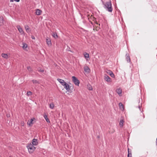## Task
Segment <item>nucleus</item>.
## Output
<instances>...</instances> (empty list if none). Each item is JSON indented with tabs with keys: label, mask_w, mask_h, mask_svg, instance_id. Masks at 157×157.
Returning a JSON list of instances; mask_svg holds the SVG:
<instances>
[{
	"label": "nucleus",
	"mask_w": 157,
	"mask_h": 157,
	"mask_svg": "<svg viewBox=\"0 0 157 157\" xmlns=\"http://www.w3.org/2000/svg\"><path fill=\"white\" fill-rule=\"evenodd\" d=\"M89 90H92V86H90V87H89Z\"/></svg>",
	"instance_id": "473e14b6"
},
{
	"label": "nucleus",
	"mask_w": 157,
	"mask_h": 157,
	"mask_svg": "<svg viewBox=\"0 0 157 157\" xmlns=\"http://www.w3.org/2000/svg\"><path fill=\"white\" fill-rule=\"evenodd\" d=\"M32 82H33V83L35 85L38 84L40 83L39 81L36 80H32Z\"/></svg>",
	"instance_id": "6ab92c4d"
},
{
	"label": "nucleus",
	"mask_w": 157,
	"mask_h": 157,
	"mask_svg": "<svg viewBox=\"0 0 157 157\" xmlns=\"http://www.w3.org/2000/svg\"><path fill=\"white\" fill-rule=\"evenodd\" d=\"M105 72L109 75L112 77L114 78L115 77L114 74L111 71L106 69L105 71Z\"/></svg>",
	"instance_id": "423d86ee"
},
{
	"label": "nucleus",
	"mask_w": 157,
	"mask_h": 157,
	"mask_svg": "<svg viewBox=\"0 0 157 157\" xmlns=\"http://www.w3.org/2000/svg\"><path fill=\"white\" fill-rule=\"evenodd\" d=\"M46 42L47 44L48 45V46H51L52 45V43L51 42V40L48 37H47L46 38Z\"/></svg>",
	"instance_id": "1a4fd4ad"
},
{
	"label": "nucleus",
	"mask_w": 157,
	"mask_h": 157,
	"mask_svg": "<svg viewBox=\"0 0 157 157\" xmlns=\"http://www.w3.org/2000/svg\"><path fill=\"white\" fill-rule=\"evenodd\" d=\"M27 69L29 71H32V69L30 67H27Z\"/></svg>",
	"instance_id": "cd10ccee"
},
{
	"label": "nucleus",
	"mask_w": 157,
	"mask_h": 157,
	"mask_svg": "<svg viewBox=\"0 0 157 157\" xmlns=\"http://www.w3.org/2000/svg\"><path fill=\"white\" fill-rule=\"evenodd\" d=\"M14 1L17 2H18L20 1V0H10V2H13Z\"/></svg>",
	"instance_id": "a878e982"
},
{
	"label": "nucleus",
	"mask_w": 157,
	"mask_h": 157,
	"mask_svg": "<svg viewBox=\"0 0 157 157\" xmlns=\"http://www.w3.org/2000/svg\"><path fill=\"white\" fill-rule=\"evenodd\" d=\"M2 57L5 59H7L8 58V55L6 53H2Z\"/></svg>",
	"instance_id": "dca6fc26"
},
{
	"label": "nucleus",
	"mask_w": 157,
	"mask_h": 157,
	"mask_svg": "<svg viewBox=\"0 0 157 157\" xmlns=\"http://www.w3.org/2000/svg\"><path fill=\"white\" fill-rule=\"evenodd\" d=\"M129 148L128 149V157H131V154L129 153Z\"/></svg>",
	"instance_id": "bb28decb"
},
{
	"label": "nucleus",
	"mask_w": 157,
	"mask_h": 157,
	"mask_svg": "<svg viewBox=\"0 0 157 157\" xmlns=\"http://www.w3.org/2000/svg\"><path fill=\"white\" fill-rule=\"evenodd\" d=\"M116 92L120 95L122 92L121 89L120 88L117 89L116 90Z\"/></svg>",
	"instance_id": "a211bd4d"
},
{
	"label": "nucleus",
	"mask_w": 157,
	"mask_h": 157,
	"mask_svg": "<svg viewBox=\"0 0 157 157\" xmlns=\"http://www.w3.org/2000/svg\"><path fill=\"white\" fill-rule=\"evenodd\" d=\"M17 28L18 30L20 32V25H18L17 26Z\"/></svg>",
	"instance_id": "c756f323"
},
{
	"label": "nucleus",
	"mask_w": 157,
	"mask_h": 157,
	"mask_svg": "<svg viewBox=\"0 0 157 157\" xmlns=\"http://www.w3.org/2000/svg\"><path fill=\"white\" fill-rule=\"evenodd\" d=\"M57 80L63 86L64 88L67 91L69 92L70 91V86L67 83L65 82L62 79L58 78Z\"/></svg>",
	"instance_id": "f257e3e1"
},
{
	"label": "nucleus",
	"mask_w": 157,
	"mask_h": 157,
	"mask_svg": "<svg viewBox=\"0 0 157 157\" xmlns=\"http://www.w3.org/2000/svg\"><path fill=\"white\" fill-rule=\"evenodd\" d=\"M32 94V93L30 91H28L27 92V95L28 96L31 95Z\"/></svg>",
	"instance_id": "b1692460"
},
{
	"label": "nucleus",
	"mask_w": 157,
	"mask_h": 157,
	"mask_svg": "<svg viewBox=\"0 0 157 157\" xmlns=\"http://www.w3.org/2000/svg\"><path fill=\"white\" fill-rule=\"evenodd\" d=\"M42 13V11L41 10L39 9H37L36 10L35 13L36 15H40Z\"/></svg>",
	"instance_id": "f8f14e48"
},
{
	"label": "nucleus",
	"mask_w": 157,
	"mask_h": 157,
	"mask_svg": "<svg viewBox=\"0 0 157 157\" xmlns=\"http://www.w3.org/2000/svg\"><path fill=\"white\" fill-rule=\"evenodd\" d=\"M3 17L2 16H1L0 17V21L1 20H3Z\"/></svg>",
	"instance_id": "7c9ffc66"
},
{
	"label": "nucleus",
	"mask_w": 157,
	"mask_h": 157,
	"mask_svg": "<svg viewBox=\"0 0 157 157\" xmlns=\"http://www.w3.org/2000/svg\"><path fill=\"white\" fill-rule=\"evenodd\" d=\"M72 81L77 86H78L79 84V82L77 78L75 76L72 77Z\"/></svg>",
	"instance_id": "20e7f679"
},
{
	"label": "nucleus",
	"mask_w": 157,
	"mask_h": 157,
	"mask_svg": "<svg viewBox=\"0 0 157 157\" xmlns=\"http://www.w3.org/2000/svg\"><path fill=\"white\" fill-rule=\"evenodd\" d=\"M119 106L120 109L122 111H123L124 110V105L121 103H120L119 104Z\"/></svg>",
	"instance_id": "ddd939ff"
},
{
	"label": "nucleus",
	"mask_w": 157,
	"mask_h": 157,
	"mask_svg": "<svg viewBox=\"0 0 157 157\" xmlns=\"http://www.w3.org/2000/svg\"><path fill=\"white\" fill-rule=\"evenodd\" d=\"M31 37H32V39H35V37H34V36H32Z\"/></svg>",
	"instance_id": "72a5a7b5"
},
{
	"label": "nucleus",
	"mask_w": 157,
	"mask_h": 157,
	"mask_svg": "<svg viewBox=\"0 0 157 157\" xmlns=\"http://www.w3.org/2000/svg\"><path fill=\"white\" fill-rule=\"evenodd\" d=\"M25 27L26 32L27 33H29L30 32V30L29 29V27L28 25H25Z\"/></svg>",
	"instance_id": "f3484780"
},
{
	"label": "nucleus",
	"mask_w": 157,
	"mask_h": 157,
	"mask_svg": "<svg viewBox=\"0 0 157 157\" xmlns=\"http://www.w3.org/2000/svg\"><path fill=\"white\" fill-rule=\"evenodd\" d=\"M32 145L33 146H36L38 144L37 140L35 139H33L32 141Z\"/></svg>",
	"instance_id": "9d476101"
},
{
	"label": "nucleus",
	"mask_w": 157,
	"mask_h": 157,
	"mask_svg": "<svg viewBox=\"0 0 157 157\" xmlns=\"http://www.w3.org/2000/svg\"><path fill=\"white\" fill-rule=\"evenodd\" d=\"M144 115H143V118H144Z\"/></svg>",
	"instance_id": "c9c22d12"
},
{
	"label": "nucleus",
	"mask_w": 157,
	"mask_h": 157,
	"mask_svg": "<svg viewBox=\"0 0 157 157\" xmlns=\"http://www.w3.org/2000/svg\"><path fill=\"white\" fill-rule=\"evenodd\" d=\"M21 124L22 126H23L24 124V123H21Z\"/></svg>",
	"instance_id": "f704fd0d"
},
{
	"label": "nucleus",
	"mask_w": 157,
	"mask_h": 157,
	"mask_svg": "<svg viewBox=\"0 0 157 157\" xmlns=\"http://www.w3.org/2000/svg\"><path fill=\"white\" fill-rule=\"evenodd\" d=\"M55 105L53 103H52L49 104V107L51 109H53Z\"/></svg>",
	"instance_id": "aec40b11"
},
{
	"label": "nucleus",
	"mask_w": 157,
	"mask_h": 157,
	"mask_svg": "<svg viewBox=\"0 0 157 157\" xmlns=\"http://www.w3.org/2000/svg\"><path fill=\"white\" fill-rule=\"evenodd\" d=\"M84 57L86 58H89V54L85 52L84 53Z\"/></svg>",
	"instance_id": "412c9836"
},
{
	"label": "nucleus",
	"mask_w": 157,
	"mask_h": 157,
	"mask_svg": "<svg viewBox=\"0 0 157 157\" xmlns=\"http://www.w3.org/2000/svg\"><path fill=\"white\" fill-rule=\"evenodd\" d=\"M22 48L24 50L26 51H27L29 49L27 44L25 43H22Z\"/></svg>",
	"instance_id": "0eeeda50"
},
{
	"label": "nucleus",
	"mask_w": 157,
	"mask_h": 157,
	"mask_svg": "<svg viewBox=\"0 0 157 157\" xmlns=\"http://www.w3.org/2000/svg\"><path fill=\"white\" fill-rule=\"evenodd\" d=\"M52 36L55 38H57L58 37V36L56 33H53L52 34Z\"/></svg>",
	"instance_id": "4be33fe9"
},
{
	"label": "nucleus",
	"mask_w": 157,
	"mask_h": 157,
	"mask_svg": "<svg viewBox=\"0 0 157 157\" xmlns=\"http://www.w3.org/2000/svg\"><path fill=\"white\" fill-rule=\"evenodd\" d=\"M43 116H44V118H45V119L46 121L48 123H50V120L48 118L47 116L46 115V114H44Z\"/></svg>",
	"instance_id": "4468645a"
},
{
	"label": "nucleus",
	"mask_w": 157,
	"mask_h": 157,
	"mask_svg": "<svg viewBox=\"0 0 157 157\" xmlns=\"http://www.w3.org/2000/svg\"><path fill=\"white\" fill-rule=\"evenodd\" d=\"M27 148L30 154L33 153L36 149V147L31 143L28 144Z\"/></svg>",
	"instance_id": "f03ea898"
},
{
	"label": "nucleus",
	"mask_w": 157,
	"mask_h": 157,
	"mask_svg": "<svg viewBox=\"0 0 157 157\" xmlns=\"http://www.w3.org/2000/svg\"><path fill=\"white\" fill-rule=\"evenodd\" d=\"M34 120H35V118H33L31 119L30 120L28 121L27 122L28 124L30 126H32L33 124V121Z\"/></svg>",
	"instance_id": "6e6552de"
},
{
	"label": "nucleus",
	"mask_w": 157,
	"mask_h": 157,
	"mask_svg": "<svg viewBox=\"0 0 157 157\" xmlns=\"http://www.w3.org/2000/svg\"><path fill=\"white\" fill-rule=\"evenodd\" d=\"M39 71L42 72H43L44 71L43 70H41L40 69V70H39Z\"/></svg>",
	"instance_id": "2f4dec72"
},
{
	"label": "nucleus",
	"mask_w": 157,
	"mask_h": 157,
	"mask_svg": "<svg viewBox=\"0 0 157 157\" xmlns=\"http://www.w3.org/2000/svg\"><path fill=\"white\" fill-rule=\"evenodd\" d=\"M20 34H22L24 33V32L20 28Z\"/></svg>",
	"instance_id": "c85d7f7f"
},
{
	"label": "nucleus",
	"mask_w": 157,
	"mask_h": 157,
	"mask_svg": "<svg viewBox=\"0 0 157 157\" xmlns=\"http://www.w3.org/2000/svg\"><path fill=\"white\" fill-rule=\"evenodd\" d=\"M124 122V121L123 120H121L120 121L119 123V126L120 127L122 128L123 127Z\"/></svg>",
	"instance_id": "2eb2a0df"
},
{
	"label": "nucleus",
	"mask_w": 157,
	"mask_h": 157,
	"mask_svg": "<svg viewBox=\"0 0 157 157\" xmlns=\"http://www.w3.org/2000/svg\"><path fill=\"white\" fill-rule=\"evenodd\" d=\"M84 69L86 72H87L88 73H90V69L87 66H85L84 67Z\"/></svg>",
	"instance_id": "9b49d317"
},
{
	"label": "nucleus",
	"mask_w": 157,
	"mask_h": 157,
	"mask_svg": "<svg viewBox=\"0 0 157 157\" xmlns=\"http://www.w3.org/2000/svg\"><path fill=\"white\" fill-rule=\"evenodd\" d=\"M126 59L128 62H130V59L129 56H127V57H126Z\"/></svg>",
	"instance_id": "393cba45"
},
{
	"label": "nucleus",
	"mask_w": 157,
	"mask_h": 157,
	"mask_svg": "<svg viewBox=\"0 0 157 157\" xmlns=\"http://www.w3.org/2000/svg\"><path fill=\"white\" fill-rule=\"evenodd\" d=\"M104 79L105 81L108 82H112L111 79L106 74L104 75Z\"/></svg>",
	"instance_id": "39448f33"
},
{
	"label": "nucleus",
	"mask_w": 157,
	"mask_h": 157,
	"mask_svg": "<svg viewBox=\"0 0 157 157\" xmlns=\"http://www.w3.org/2000/svg\"><path fill=\"white\" fill-rule=\"evenodd\" d=\"M105 5V7L107 9V10L109 11L110 12L112 11V7L111 2L110 1L106 2Z\"/></svg>",
	"instance_id": "7ed1b4c3"
},
{
	"label": "nucleus",
	"mask_w": 157,
	"mask_h": 157,
	"mask_svg": "<svg viewBox=\"0 0 157 157\" xmlns=\"http://www.w3.org/2000/svg\"><path fill=\"white\" fill-rule=\"evenodd\" d=\"M99 29V28L98 27H94L93 30L94 31H98Z\"/></svg>",
	"instance_id": "5701e85b"
}]
</instances>
